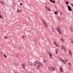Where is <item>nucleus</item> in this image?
<instances>
[{
	"mask_svg": "<svg viewBox=\"0 0 73 73\" xmlns=\"http://www.w3.org/2000/svg\"><path fill=\"white\" fill-rule=\"evenodd\" d=\"M71 5H72V7H73V4H71Z\"/></svg>",
	"mask_w": 73,
	"mask_h": 73,
	"instance_id": "nucleus-36",
	"label": "nucleus"
},
{
	"mask_svg": "<svg viewBox=\"0 0 73 73\" xmlns=\"http://www.w3.org/2000/svg\"><path fill=\"white\" fill-rule=\"evenodd\" d=\"M4 57H5L6 58H7V56L5 55H4Z\"/></svg>",
	"mask_w": 73,
	"mask_h": 73,
	"instance_id": "nucleus-28",
	"label": "nucleus"
},
{
	"mask_svg": "<svg viewBox=\"0 0 73 73\" xmlns=\"http://www.w3.org/2000/svg\"><path fill=\"white\" fill-rule=\"evenodd\" d=\"M68 8L69 11H72V8H71V7H70V6H68Z\"/></svg>",
	"mask_w": 73,
	"mask_h": 73,
	"instance_id": "nucleus-3",
	"label": "nucleus"
},
{
	"mask_svg": "<svg viewBox=\"0 0 73 73\" xmlns=\"http://www.w3.org/2000/svg\"><path fill=\"white\" fill-rule=\"evenodd\" d=\"M71 42L72 43V44H73V40H72V41H71Z\"/></svg>",
	"mask_w": 73,
	"mask_h": 73,
	"instance_id": "nucleus-35",
	"label": "nucleus"
},
{
	"mask_svg": "<svg viewBox=\"0 0 73 73\" xmlns=\"http://www.w3.org/2000/svg\"><path fill=\"white\" fill-rule=\"evenodd\" d=\"M54 44H55V45H56V41H54Z\"/></svg>",
	"mask_w": 73,
	"mask_h": 73,
	"instance_id": "nucleus-26",
	"label": "nucleus"
},
{
	"mask_svg": "<svg viewBox=\"0 0 73 73\" xmlns=\"http://www.w3.org/2000/svg\"><path fill=\"white\" fill-rule=\"evenodd\" d=\"M65 37H67V35H65Z\"/></svg>",
	"mask_w": 73,
	"mask_h": 73,
	"instance_id": "nucleus-40",
	"label": "nucleus"
},
{
	"mask_svg": "<svg viewBox=\"0 0 73 73\" xmlns=\"http://www.w3.org/2000/svg\"><path fill=\"white\" fill-rule=\"evenodd\" d=\"M20 5H23V3H20Z\"/></svg>",
	"mask_w": 73,
	"mask_h": 73,
	"instance_id": "nucleus-33",
	"label": "nucleus"
},
{
	"mask_svg": "<svg viewBox=\"0 0 73 73\" xmlns=\"http://www.w3.org/2000/svg\"><path fill=\"white\" fill-rule=\"evenodd\" d=\"M44 62H46V59H45L43 61Z\"/></svg>",
	"mask_w": 73,
	"mask_h": 73,
	"instance_id": "nucleus-15",
	"label": "nucleus"
},
{
	"mask_svg": "<svg viewBox=\"0 0 73 73\" xmlns=\"http://www.w3.org/2000/svg\"><path fill=\"white\" fill-rule=\"evenodd\" d=\"M29 65H32V62L30 61H29Z\"/></svg>",
	"mask_w": 73,
	"mask_h": 73,
	"instance_id": "nucleus-10",
	"label": "nucleus"
},
{
	"mask_svg": "<svg viewBox=\"0 0 73 73\" xmlns=\"http://www.w3.org/2000/svg\"><path fill=\"white\" fill-rule=\"evenodd\" d=\"M46 8H47V9H48V7H46Z\"/></svg>",
	"mask_w": 73,
	"mask_h": 73,
	"instance_id": "nucleus-42",
	"label": "nucleus"
},
{
	"mask_svg": "<svg viewBox=\"0 0 73 73\" xmlns=\"http://www.w3.org/2000/svg\"><path fill=\"white\" fill-rule=\"evenodd\" d=\"M42 63L38 61V64H39V65H41Z\"/></svg>",
	"mask_w": 73,
	"mask_h": 73,
	"instance_id": "nucleus-9",
	"label": "nucleus"
},
{
	"mask_svg": "<svg viewBox=\"0 0 73 73\" xmlns=\"http://www.w3.org/2000/svg\"><path fill=\"white\" fill-rule=\"evenodd\" d=\"M58 18L59 19V20L61 21V18L60 17H58Z\"/></svg>",
	"mask_w": 73,
	"mask_h": 73,
	"instance_id": "nucleus-27",
	"label": "nucleus"
},
{
	"mask_svg": "<svg viewBox=\"0 0 73 73\" xmlns=\"http://www.w3.org/2000/svg\"><path fill=\"white\" fill-rule=\"evenodd\" d=\"M22 66L23 68H25V64H22Z\"/></svg>",
	"mask_w": 73,
	"mask_h": 73,
	"instance_id": "nucleus-14",
	"label": "nucleus"
},
{
	"mask_svg": "<svg viewBox=\"0 0 73 73\" xmlns=\"http://www.w3.org/2000/svg\"><path fill=\"white\" fill-rule=\"evenodd\" d=\"M69 52L70 54H72V52H71V51L70 50H69Z\"/></svg>",
	"mask_w": 73,
	"mask_h": 73,
	"instance_id": "nucleus-12",
	"label": "nucleus"
},
{
	"mask_svg": "<svg viewBox=\"0 0 73 73\" xmlns=\"http://www.w3.org/2000/svg\"><path fill=\"white\" fill-rule=\"evenodd\" d=\"M58 32L59 34H60V35H61V31H60V30H59L58 31Z\"/></svg>",
	"mask_w": 73,
	"mask_h": 73,
	"instance_id": "nucleus-13",
	"label": "nucleus"
},
{
	"mask_svg": "<svg viewBox=\"0 0 73 73\" xmlns=\"http://www.w3.org/2000/svg\"><path fill=\"white\" fill-rule=\"evenodd\" d=\"M23 38H25V37L24 36H23Z\"/></svg>",
	"mask_w": 73,
	"mask_h": 73,
	"instance_id": "nucleus-39",
	"label": "nucleus"
},
{
	"mask_svg": "<svg viewBox=\"0 0 73 73\" xmlns=\"http://www.w3.org/2000/svg\"><path fill=\"white\" fill-rule=\"evenodd\" d=\"M60 40L61 41H64V39L63 38H61Z\"/></svg>",
	"mask_w": 73,
	"mask_h": 73,
	"instance_id": "nucleus-18",
	"label": "nucleus"
},
{
	"mask_svg": "<svg viewBox=\"0 0 73 73\" xmlns=\"http://www.w3.org/2000/svg\"><path fill=\"white\" fill-rule=\"evenodd\" d=\"M63 63H64V64H66V63L65 62V60H63Z\"/></svg>",
	"mask_w": 73,
	"mask_h": 73,
	"instance_id": "nucleus-19",
	"label": "nucleus"
},
{
	"mask_svg": "<svg viewBox=\"0 0 73 73\" xmlns=\"http://www.w3.org/2000/svg\"><path fill=\"white\" fill-rule=\"evenodd\" d=\"M57 28V29L58 31H59V30H60V29H61V28H60V27H56Z\"/></svg>",
	"mask_w": 73,
	"mask_h": 73,
	"instance_id": "nucleus-7",
	"label": "nucleus"
},
{
	"mask_svg": "<svg viewBox=\"0 0 73 73\" xmlns=\"http://www.w3.org/2000/svg\"><path fill=\"white\" fill-rule=\"evenodd\" d=\"M0 18L1 19H2V18H3V17H2L1 16V15H0Z\"/></svg>",
	"mask_w": 73,
	"mask_h": 73,
	"instance_id": "nucleus-29",
	"label": "nucleus"
},
{
	"mask_svg": "<svg viewBox=\"0 0 73 73\" xmlns=\"http://www.w3.org/2000/svg\"><path fill=\"white\" fill-rule=\"evenodd\" d=\"M62 20H63V19H64V18L63 17H62Z\"/></svg>",
	"mask_w": 73,
	"mask_h": 73,
	"instance_id": "nucleus-38",
	"label": "nucleus"
},
{
	"mask_svg": "<svg viewBox=\"0 0 73 73\" xmlns=\"http://www.w3.org/2000/svg\"><path fill=\"white\" fill-rule=\"evenodd\" d=\"M43 24H44L45 27H48V25H47V23L46 22L45 20H43L42 21Z\"/></svg>",
	"mask_w": 73,
	"mask_h": 73,
	"instance_id": "nucleus-1",
	"label": "nucleus"
},
{
	"mask_svg": "<svg viewBox=\"0 0 73 73\" xmlns=\"http://www.w3.org/2000/svg\"><path fill=\"white\" fill-rule=\"evenodd\" d=\"M20 11L19 10H17V12H20Z\"/></svg>",
	"mask_w": 73,
	"mask_h": 73,
	"instance_id": "nucleus-23",
	"label": "nucleus"
},
{
	"mask_svg": "<svg viewBox=\"0 0 73 73\" xmlns=\"http://www.w3.org/2000/svg\"><path fill=\"white\" fill-rule=\"evenodd\" d=\"M66 48H64V51L65 52H66Z\"/></svg>",
	"mask_w": 73,
	"mask_h": 73,
	"instance_id": "nucleus-20",
	"label": "nucleus"
},
{
	"mask_svg": "<svg viewBox=\"0 0 73 73\" xmlns=\"http://www.w3.org/2000/svg\"><path fill=\"white\" fill-rule=\"evenodd\" d=\"M56 54H58V51L57 50H56Z\"/></svg>",
	"mask_w": 73,
	"mask_h": 73,
	"instance_id": "nucleus-16",
	"label": "nucleus"
},
{
	"mask_svg": "<svg viewBox=\"0 0 73 73\" xmlns=\"http://www.w3.org/2000/svg\"><path fill=\"white\" fill-rule=\"evenodd\" d=\"M48 11H51V10L49 8H48Z\"/></svg>",
	"mask_w": 73,
	"mask_h": 73,
	"instance_id": "nucleus-17",
	"label": "nucleus"
},
{
	"mask_svg": "<svg viewBox=\"0 0 73 73\" xmlns=\"http://www.w3.org/2000/svg\"><path fill=\"white\" fill-rule=\"evenodd\" d=\"M55 45H56V46H58V44H56Z\"/></svg>",
	"mask_w": 73,
	"mask_h": 73,
	"instance_id": "nucleus-31",
	"label": "nucleus"
},
{
	"mask_svg": "<svg viewBox=\"0 0 73 73\" xmlns=\"http://www.w3.org/2000/svg\"><path fill=\"white\" fill-rule=\"evenodd\" d=\"M66 4H67V5H68V2H67L66 3Z\"/></svg>",
	"mask_w": 73,
	"mask_h": 73,
	"instance_id": "nucleus-25",
	"label": "nucleus"
},
{
	"mask_svg": "<svg viewBox=\"0 0 73 73\" xmlns=\"http://www.w3.org/2000/svg\"><path fill=\"white\" fill-rule=\"evenodd\" d=\"M47 53H48L49 54L50 58H52V54L51 53H49L48 52H47Z\"/></svg>",
	"mask_w": 73,
	"mask_h": 73,
	"instance_id": "nucleus-5",
	"label": "nucleus"
},
{
	"mask_svg": "<svg viewBox=\"0 0 73 73\" xmlns=\"http://www.w3.org/2000/svg\"><path fill=\"white\" fill-rule=\"evenodd\" d=\"M51 69H52V70H53V71H54V70H56V68H55V67L53 66L48 67V70H50Z\"/></svg>",
	"mask_w": 73,
	"mask_h": 73,
	"instance_id": "nucleus-2",
	"label": "nucleus"
},
{
	"mask_svg": "<svg viewBox=\"0 0 73 73\" xmlns=\"http://www.w3.org/2000/svg\"><path fill=\"white\" fill-rule=\"evenodd\" d=\"M70 30L71 32H73V28H72V27L71 26H70Z\"/></svg>",
	"mask_w": 73,
	"mask_h": 73,
	"instance_id": "nucleus-6",
	"label": "nucleus"
},
{
	"mask_svg": "<svg viewBox=\"0 0 73 73\" xmlns=\"http://www.w3.org/2000/svg\"><path fill=\"white\" fill-rule=\"evenodd\" d=\"M44 58H45V57H44Z\"/></svg>",
	"mask_w": 73,
	"mask_h": 73,
	"instance_id": "nucleus-43",
	"label": "nucleus"
},
{
	"mask_svg": "<svg viewBox=\"0 0 73 73\" xmlns=\"http://www.w3.org/2000/svg\"><path fill=\"white\" fill-rule=\"evenodd\" d=\"M57 11H56L55 12V14H57Z\"/></svg>",
	"mask_w": 73,
	"mask_h": 73,
	"instance_id": "nucleus-24",
	"label": "nucleus"
},
{
	"mask_svg": "<svg viewBox=\"0 0 73 73\" xmlns=\"http://www.w3.org/2000/svg\"><path fill=\"white\" fill-rule=\"evenodd\" d=\"M50 0V2H52V0Z\"/></svg>",
	"mask_w": 73,
	"mask_h": 73,
	"instance_id": "nucleus-37",
	"label": "nucleus"
},
{
	"mask_svg": "<svg viewBox=\"0 0 73 73\" xmlns=\"http://www.w3.org/2000/svg\"><path fill=\"white\" fill-rule=\"evenodd\" d=\"M70 56H71V55H70Z\"/></svg>",
	"mask_w": 73,
	"mask_h": 73,
	"instance_id": "nucleus-44",
	"label": "nucleus"
},
{
	"mask_svg": "<svg viewBox=\"0 0 73 73\" xmlns=\"http://www.w3.org/2000/svg\"><path fill=\"white\" fill-rule=\"evenodd\" d=\"M38 68H40V67L39 66H38Z\"/></svg>",
	"mask_w": 73,
	"mask_h": 73,
	"instance_id": "nucleus-41",
	"label": "nucleus"
},
{
	"mask_svg": "<svg viewBox=\"0 0 73 73\" xmlns=\"http://www.w3.org/2000/svg\"><path fill=\"white\" fill-rule=\"evenodd\" d=\"M68 65H70V62H69V63H68Z\"/></svg>",
	"mask_w": 73,
	"mask_h": 73,
	"instance_id": "nucleus-32",
	"label": "nucleus"
},
{
	"mask_svg": "<svg viewBox=\"0 0 73 73\" xmlns=\"http://www.w3.org/2000/svg\"><path fill=\"white\" fill-rule=\"evenodd\" d=\"M60 71L61 72H63V68H62V67H60Z\"/></svg>",
	"mask_w": 73,
	"mask_h": 73,
	"instance_id": "nucleus-8",
	"label": "nucleus"
},
{
	"mask_svg": "<svg viewBox=\"0 0 73 73\" xmlns=\"http://www.w3.org/2000/svg\"><path fill=\"white\" fill-rule=\"evenodd\" d=\"M1 3L2 4H3V5H4V2L3 1H1Z\"/></svg>",
	"mask_w": 73,
	"mask_h": 73,
	"instance_id": "nucleus-11",
	"label": "nucleus"
},
{
	"mask_svg": "<svg viewBox=\"0 0 73 73\" xmlns=\"http://www.w3.org/2000/svg\"><path fill=\"white\" fill-rule=\"evenodd\" d=\"M52 3H55V1H52Z\"/></svg>",
	"mask_w": 73,
	"mask_h": 73,
	"instance_id": "nucleus-30",
	"label": "nucleus"
},
{
	"mask_svg": "<svg viewBox=\"0 0 73 73\" xmlns=\"http://www.w3.org/2000/svg\"><path fill=\"white\" fill-rule=\"evenodd\" d=\"M38 64V60H37L35 61V63L34 64V66H36V65H37Z\"/></svg>",
	"mask_w": 73,
	"mask_h": 73,
	"instance_id": "nucleus-4",
	"label": "nucleus"
},
{
	"mask_svg": "<svg viewBox=\"0 0 73 73\" xmlns=\"http://www.w3.org/2000/svg\"><path fill=\"white\" fill-rule=\"evenodd\" d=\"M62 48H61V49H64V46H62Z\"/></svg>",
	"mask_w": 73,
	"mask_h": 73,
	"instance_id": "nucleus-22",
	"label": "nucleus"
},
{
	"mask_svg": "<svg viewBox=\"0 0 73 73\" xmlns=\"http://www.w3.org/2000/svg\"><path fill=\"white\" fill-rule=\"evenodd\" d=\"M40 65H41V66H43V64H42V63H41Z\"/></svg>",
	"mask_w": 73,
	"mask_h": 73,
	"instance_id": "nucleus-34",
	"label": "nucleus"
},
{
	"mask_svg": "<svg viewBox=\"0 0 73 73\" xmlns=\"http://www.w3.org/2000/svg\"><path fill=\"white\" fill-rule=\"evenodd\" d=\"M4 38L5 39H7L8 38V37H7V36H5V37H4Z\"/></svg>",
	"mask_w": 73,
	"mask_h": 73,
	"instance_id": "nucleus-21",
	"label": "nucleus"
}]
</instances>
